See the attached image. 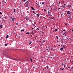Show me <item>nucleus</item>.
<instances>
[{"label": "nucleus", "instance_id": "0eeeda50", "mask_svg": "<svg viewBox=\"0 0 73 73\" xmlns=\"http://www.w3.org/2000/svg\"><path fill=\"white\" fill-rule=\"evenodd\" d=\"M32 43V42L30 41L29 43V45H30Z\"/></svg>", "mask_w": 73, "mask_h": 73}, {"label": "nucleus", "instance_id": "603ef678", "mask_svg": "<svg viewBox=\"0 0 73 73\" xmlns=\"http://www.w3.org/2000/svg\"><path fill=\"white\" fill-rule=\"evenodd\" d=\"M54 55H53H53H52V56H53Z\"/></svg>", "mask_w": 73, "mask_h": 73}, {"label": "nucleus", "instance_id": "9d476101", "mask_svg": "<svg viewBox=\"0 0 73 73\" xmlns=\"http://www.w3.org/2000/svg\"><path fill=\"white\" fill-rule=\"evenodd\" d=\"M34 32H35V33H36V30H34Z\"/></svg>", "mask_w": 73, "mask_h": 73}, {"label": "nucleus", "instance_id": "423d86ee", "mask_svg": "<svg viewBox=\"0 0 73 73\" xmlns=\"http://www.w3.org/2000/svg\"><path fill=\"white\" fill-rule=\"evenodd\" d=\"M30 34V33H28V32H27L26 33V35H29Z\"/></svg>", "mask_w": 73, "mask_h": 73}, {"label": "nucleus", "instance_id": "4be33fe9", "mask_svg": "<svg viewBox=\"0 0 73 73\" xmlns=\"http://www.w3.org/2000/svg\"><path fill=\"white\" fill-rule=\"evenodd\" d=\"M15 10H16V9H15L14 10V12H15V13H16Z\"/></svg>", "mask_w": 73, "mask_h": 73}, {"label": "nucleus", "instance_id": "5701e85b", "mask_svg": "<svg viewBox=\"0 0 73 73\" xmlns=\"http://www.w3.org/2000/svg\"><path fill=\"white\" fill-rule=\"evenodd\" d=\"M65 25H66L67 26L68 25V24L67 23H66Z\"/></svg>", "mask_w": 73, "mask_h": 73}, {"label": "nucleus", "instance_id": "9b49d317", "mask_svg": "<svg viewBox=\"0 0 73 73\" xmlns=\"http://www.w3.org/2000/svg\"><path fill=\"white\" fill-rule=\"evenodd\" d=\"M31 8L33 10H34V8H33V7H31Z\"/></svg>", "mask_w": 73, "mask_h": 73}, {"label": "nucleus", "instance_id": "8fccbe9b", "mask_svg": "<svg viewBox=\"0 0 73 73\" xmlns=\"http://www.w3.org/2000/svg\"><path fill=\"white\" fill-rule=\"evenodd\" d=\"M66 38H67V39H68V37H66Z\"/></svg>", "mask_w": 73, "mask_h": 73}, {"label": "nucleus", "instance_id": "ea45409f", "mask_svg": "<svg viewBox=\"0 0 73 73\" xmlns=\"http://www.w3.org/2000/svg\"><path fill=\"white\" fill-rule=\"evenodd\" d=\"M66 36V35H65V36H65V37H66V36Z\"/></svg>", "mask_w": 73, "mask_h": 73}, {"label": "nucleus", "instance_id": "f3484780", "mask_svg": "<svg viewBox=\"0 0 73 73\" xmlns=\"http://www.w3.org/2000/svg\"><path fill=\"white\" fill-rule=\"evenodd\" d=\"M62 40L64 41V39L63 38H62Z\"/></svg>", "mask_w": 73, "mask_h": 73}, {"label": "nucleus", "instance_id": "58836bf2", "mask_svg": "<svg viewBox=\"0 0 73 73\" xmlns=\"http://www.w3.org/2000/svg\"><path fill=\"white\" fill-rule=\"evenodd\" d=\"M12 18V17H10V18H11V19Z\"/></svg>", "mask_w": 73, "mask_h": 73}, {"label": "nucleus", "instance_id": "338daca9", "mask_svg": "<svg viewBox=\"0 0 73 73\" xmlns=\"http://www.w3.org/2000/svg\"><path fill=\"white\" fill-rule=\"evenodd\" d=\"M46 27V28H47V27Z\"/></svg>", "mask_w": 73, "mask_h": 73}, {"label": "nucleus", "instance_id": "f704fd0d", "mask_svg": "<svg viewBox=\"0 0 73 73\" xmlns=\"http://www.w3.org/2000/svg\"><path fill=\"white\" fill-rule=\"evenodd\" d=\"M65 7V6H63V7L64 8V7Z\"/></svg>", "mask_w": 73, "mask_h": 73}, {"label": "nucleus", "instance_id": "bb28decb", "mask_svg": "<svg viewBox=\"0 0 73 73\" xmlns=\"http://www.w3.org/2000/svg\"><path fill=\"white\" fill-rule=\"evenodd\" d=\"M50 50H52V48H50Z\"/></svg>", "mask_w": 73, "mask_h": 73}, {"label": "nucleus", "instance_id": "f257e3e1", "mask_svg": "<svg viewBox=\"0 0 73 73\" xmlns=\"http://www.w3.org/2000/svg\"><path fill=\"white\" fill-rule=\"evenodd\" d=\"M70 13V11H67V15H69Z\"/></svg>", "mask_w": 73, "mask_h": 73}, {"label": "nucleus", "instance_id": "c756f323", "mask_svg": "<svg viewBox=\"0 0 73 73\" xmlns=\"http://www.w3.org/2000/svg\"><path fill=\"white\" fill-rule=\"evenodd\" d=\"M46 67L48 69V66H46Z\"/></svg>", "mask_w": 73, "mask_h": 73}, {"label": "nucleus", "instance_id": "052dcab7", "mask_svg": "<svg viewBox=\"0 0 73 73\" xmlns=\"http://www.w3.org/2000/svg\"><path fill=\"white\" fill-rule=\"evenodd\" d=\"M50 13V12H48V13Z\"/></svg>", "mask_w": 73, "mask_h": 73}, {"label": "nucleus", "instance_id": "4c0bfd02", "mask_svg": "<svg viewBox=\"0 0 73 73\" xmlns=\"http://www.w3.org/2000/svg\"><path fill=\"white\" fill-rule=\"evenodd\" d=\"M23 1L25 2V1H26V0H23Z\"/></svg>", "mask_w": 73, "mask_h": 73}, {"label": "nucleus", "instance_id": "aec40b11", "mask_svg": "<svg viewBox=\"0 0 73 73\" xmlns=\"http://www.w3.org/2000/svg\"><path fill=\"white\" fill-rule=\"evenodd\" d=\"M8 44V43H7V44H5V45L6 46H7V45Z\"/></svg>", "mask_w": 73, "mask_h": 73}, {"label": "nucleus", "instance_id": "13d9d810", "mask_svg": "<svg viewBox=\"0 0 73 73\" xmlns=\"http://www.w3.org/2000/svg\"><path fill=\"white\" fill-rule=\"evenodd\" d=\"M72 32H73V29L72 30Z\"/></svg>", "mask_w": 73, "mask_h": 73}, {"label": "nucleus", "instance_id": "09e8293b", "mask_svg": "<svg viewBox=\"0 0 73 73\" xmlns=\"http://www.w3.org/2000/svg\"><path fill=\"white\" fill-rule=\"evenodd\" d=\"M65 31V30L64 29V30H63V31Z\"/></svg>", "mask_w": 73, "mask_h": 73}, {"label": "nucleus", "instance_id": "e433bc0d", "mask_svg": "<svg viewBox=\"0 0 73 73\" xmlns=\"http://www.w3.org/2000/svg\"><path fill=\"white\" fill-rule=\"evenodd\" d=\"M64 67L65 68L66 66H65V65H64Z\"/></svg>", "mask_w": 73, "mask_h": 73}, {"label": "nucleus", "instance_id": "5fc2aeb1", "mask_svg": "<svg viewBox=\"0 0 73 73\" xmlns=\"http://www.w3.org/2000/svg\"><path fill=\"white\" fill-rule=\"evenodd\" d=\"M64 6H65V5H66V4H64Z\"/></svg>", "mask_w": 73, "mask_h": 73}, {"label": "nucleus", "instance_id": "c85d7f7f", "mask_svg": "<svg viewBox=\"0 0 73 73\" xmlns=\"http://www.w3.org/2000/svg\"><path fill=\"white\" fill-rule=\"evenodd\" d=\"M0 14L2 15V13H1V12L0 11Z\"/></svg>", "mask_w": 73, "mask_h": 73}, {"label": "nucleus", "instance_id": "f8f14e48", "mask_svg": "<svg viewBox=\"0 0 73 73\" xmlns=\"http://www.w3.org/2000/svg\"><path fill=\"white\" fill-rule=\"evenodd\" d=\"M9 36V35H7V36L6 37V39H7V38H8V37Z\"/></svg>", "mask_w": 73, "mask_h": 73}, {"label": "nucleus", "instance_id": "6ab92c4d", "mask_svg": "<svg viewBox=\"0 0 73 73\" xmlns=\"http://www.w3.org/2000/svg\"><path fill=\"white\" fill-rule=\"evenodd\" d=\"M30 60H31V62H33V60L32 59H30Z\"/></svg>", "mask_w": 73, "mask_h": 73}, {"label": "nucleus", "instance_id": "2eb2a0df", "mask_svg": "<svg viewBox=\"0 0 73 73\" xmlns=\"http://www.w3.org/2000/svg\"><path fill=\"white\" fill-rule=\"evenodd\" d=\"M36 15L37 16V17H39V14H37Z\"/></svg>", "mask_w": 73, "mask_h": 73}, {"label": "nucleus", "instance_id": "dca6fc26", "mask_svg": "<svg viewBox=\"0 0 73 73\" xmlns=\"http://www.w3.org/2000/svg\"><path fill=\"white\" fill-rule=\"evenodd\" d=\"M31 34L32 35H34V33H33H33H31Z\"/></svg>", "mask_w": 73, "mask_h": 73}, {"label": "nucleus", "instance_id": "bf43d9fd", "mask_svg": "<svg viewBox=\"0 0 73 73\" xmlns=\"http://www.w3.org/2000/svg\"><path fill=\"white\" fill-rule=\"evenodd\" d=\"M42 33H44V32L43 31H42Z\"/></svg>", "mask_w": 73, "mask_h": 73}, {"label": "nucleus", "instance_id": "7c9ffc66", "mask_svg": "<svg viewBox=\"0 0 73 73\" xmlns=\"http://www.w3.org/2000/svg\"><path fill=\"white\" fill-rule=\"evenodd\" d=\"M55 31H57V29H55Z\"/></svg>", "mask_w": 73, "mask_h": 73}, {"label": "nucleus", "instance_id": "3c124183", "mask_svg": "<svg viewBox=\"0 0 73 73\" xmlns=\"http://www.w3.org/2000/svg\"><path fill=\"white\" fill-rule=\"evenodd\" d=\"M32 29H34V28H32Z\"/></svg>", "mask_w": 73, "mask_h": 73}, {"label": "nucleus", "instance_id": "72a5a7b5", "mask_svg": "<svg viewBox=\"0 0 73 73\" xmlns=\"http://www.w3.org/2000/svg\"><path fill=\"white\" fill-rule=\"evenodd\" d=\"M37 29H38V31H39V29H38V28H37Z\"/></svg>", "mask_w": 73, "mask_h": 73}, {"label": "nucleus", "instance_id": "39448f33", "mask_svg": "<svg viewBox=\"0 0 73 73\" xmlns=\"http://www.w3.org/2000/svg\"><path fill=\"white\" fill-rule=\"evenodd\" d=\"M7 57L8 58H10V59H13V58H10L8 56H7Z\"/></svg>", "mask_w": 73, "mask_h": 73}, {"label": "nucleus", "instance_id": "b1692460", "mask_svg": "<svg viewBox=\"0 0 73 73\" xmlns=\"http://www.w3.org/2000/svg\"><path fill=\"white\" fill-rule=\"evenodd\" d=\"M44 11H46V10H45V9H44Z\"/></svg>", "mask_w": 73, "mask_h": 73}, {"label": "nucleus", "instance_id": "7ed1b4c3", "mask_svg": "<svg viewBox=\"0 0 73 73\" xmlns=\"http://www.w3.org/2000/svg\"><path fill=\"white\" fill-rule=\"evenodd\" d=\"M12 59L13 60H16V61H19V60H19V59Z\"/></svg>", "mask_w": 73, "mask_h": 73}, {"label": "nucleus", "instance_id": "6e6d98bb", "mask_svg": "<svg viewBox=\"0 0 73 73\" xmlns=\"http://www.w3.org/2000/svg\"><path fill=\"white\" fill-rule=\"evenodd\" d=\"M51 19H53V18L52 17V18H51Z\"/></svg>", "mask_w": 73, "mask_h": 73}, {"label": "nucleus", "instance_id": "a18cd8bd", "mask_svg": "<svg viewBox=\"0 0 73 73\" xmlns=\"http://www.w3.org/2000/svg\"><path fill=\"white\" fill-rule=\"evenodd\" d=\"M46 50H48V49H46Z\"/></svg>", "mask_w": 73, "mask_h": 73}, {"label": "nucleus", "instance_id": "473e14b6", "mask_svg": "<svg viewBox=\"0 0 73 73\" xmlns=\"http://www.w3.org/2000/svg\"><path fill=\"white\" fill-rule=\"evenodd\" d=\"M49 58H50V59H51V58H52V57H50Z\"/></svg>", "mask_w": 73, "mask_h": 73}, {"label": "nucleus", "instance_id": "e2e57ef3", "mask_svg": "<svg viewBox=\"0 0 73 73\" xmlns=\"http://www.w3.org/2000/svg\"><path fill=\"white\" fill-rule=\"evenodd\" d=\"M53 19H54V20L55 19H54V18H53Z\"/></svg>", "mask_w": 73, "mask_h": 73}, {"label": "nucleus", "instance_id": "49530a36", "mask_svg": "<svg viewBox=\"0 0 73 73\" xmlns=\"http://www.w3.org/2000/svg\"><path fill=\"white\" fill-rule=\"evenodd\" d=\"M62 68H60V70H62Z\"/></svg>", "mask_w": 73, "mask_h": 73}, {"label": "nucleus", "instance_id": "cd10ccee", "mask_svg": "<svg viewBox=\"0 0 73 73\" xmlns=\"http://www.w3.org/2000/svg\"><path fill=\"white\" fill-rule=\"evenodd\" d=\"M18 23H16V25H18Z\"/></svg>", "mask_w": 73, "mask_h": 73}, {"label": "nucleus", "instance_id": "f03ea898", "mask_svg": "<svg viewBox=\"0 0 73 73\" xmlns=\"http://www.w3.org/2000/svg\"><path fill=\"white\" fill-rule=\"evenodd\" d=\"M60 50L62 51L63 50V47H62L60 48Z\"/></svg>", "mask_w": 73, "mask_h": 73}, {"label": "nucleus", "instance_id": "20e7f679", "mask_svg": "<svg viewBox=\"0 0 73 73\" xmlns=\"http://www.w3.org/2000/svg\"><path fill=\"white\" fill-rule=\"evenodd\" d=\"M15 19V18H12V20L13 21V22H14L15 21H14V19Z\"/></svg>", "mask_w": 73, "mask_h": 73}, {"label": "nucleus", "instance_id": "393cba45", "mask_svg": "<svg viewBox=\"0 0 73 73\" xmlns=\"http://www.w3.org/2000/svg\"><path fill=\"white\" fill-rule=\"evenodd\" d=\"M69 17H70V18H71L72 17L71 16H69Z\"/></svg>", "mask_w": 73, "mask_h": 73}, {"label": "nucleus", "instance_id": "c9c22d12", "mask_svg": "<svg viewBox=\"0 0 73 73\" xmlns=\"http://www.w3.org/2000/svg\"><path fill=\"white\" fill-rule=\"evenodd\" d=\"M66 33V32H65L64 33V34H65Z\"/></svg>", "mask_w": 73, "mask_h": 73}, {"label": "nucleus", "instance_id": "79ce46f5", "mask_svg": "<svg viewBox=\"0 0 73 73\" xmlns=\"http://www.w3.org/2000/svg\"><path fill=\"white\" fill-rule=\"evenodd\" d=\"M62 15H63V14H61L62 16V17H63V16H62Z\"/></svg>", "mask_w": 73, "mask_h": 73}, {"label": "nucleus", "instance_id": "2f4dec72", "mask_svg": "<svg viewBox=\"0 0 73 73\" xmlns=\"http://www.w3.org/2000/svg\"><path fill=\"white\" fill-rule=\"evenodd\" d=\"M26 7H28V5H26Z\"/></svg>", "mask_w": 73, "mask_h": 73}, {"label": "nucleus", "instance_id": "4468645a", "mask_svg": "<svg viewBox=\"0 0 73 73\" xmlns=\"http://www.w3.org/2000/svg\"><path fill=\"white\" fill-rule=\"evenodd\" d=\"M56 38H57V39H58V36H56Z\"/></svg>", "mask_w": 73, "mask_h": 73}, {"label": "nucleus", "instance_id": "de8ad7c7", "mask_svg": "<svg viewBox=\"0 0 73 73\" xmlns=\"http://www.w3.org/2000/svg\"><path fill=\"white\" fill-rule=\"evenodd\" d=\"M64 69V68H63L62 69V70H63V69Z\"/></svg>", "mask_w": 73, "mask_h": 73}, {"label": "nucleus", "instance_id": "a211bd4d", "mask_svg": "<svg viewBox=\"0 0 73 73\" xmlns=\"http://www.w3.org/2000/svg\"><path fill=\"white\" fill-rule=\"evenodd\" d=\"M25 18H26V20H27V17H25Z\"/></svg>", "mask_w": 73, "mask_h": 73}, {"label": "nucleus", "instance_id": "774afa93", "mask_svg": "<svg viewBox=\"0 0 73 73\" xmlns=\"http://www.w3.org/2000/svg\"><path fill=\"white\" fill-rule=\"evenodd\" d=\"M48 73H50V72H49Z\"/></svg>", "mask_w": 73, "mask_h": 73}, {"label": "nucleus", "instance_id": "69168bd1", "mask_svg": "<svg viewBox=\"0 0 73 73\" xmlns=\"http://www.w3.org/2000/svg\"><path fill=\"white\" fill-rule=\"evenodd\" d=\"M26 3H28V1L26 2Z\"/></svg>", "mask_w": 73, "mask_h": 73}, {"label": "nucleus", "instance_id": "c03bdc74", "mask_svg": "<svg viewBox=\"0 0 73 73\" xmlns=\"http://www.w3.org/2000/svg\"><path fill=\"white\" fill-rule=\"evenodd\" d=\"M58 2H59V3H60V1H59Z\"/></svg>", "mask_w": 73, "mask_h": 73}, {"label": "nucleus", "instance_id": "864d4df0", "mask_svg": "<svg viewBox=\"0 0 73 73\" xmlns=\"http://www.w3.org/2000/svg\"><path fill=\"white\" fill-rule=\"evenodd\" d=\"M68 67V68H70V67Z\"/></svg>", "mask_w": 73, "mask_h": 73}, {"label": "nucleus", "instance_id": "37998d69", "mask_svg": "<svg viewBox=\"0 0 73 73\" xmlns=\"http://www.w3.org/2000/svg\"><path fill=\"white\" fill-rule=\"evenodd\" d=\"M29 19H27V20H29Z\"/></svg>", "mask_w": 73, "mask_h": 73}, {"label": "nucleus", "instance_id": "4d7b16f0", "mask_svg": "<svg viewBox=\"0 0 73 73\" xmlns=\"http://www.w3.org/2000/svg\"><path fill=\"white\" fill-rule=\"evenodd\" d=\"M37 1H35V3H37Z\"/></svg>", "mask_w": 73, "mask_h": 73}, {"label": "nucleus", "instance_id": "ddd939ff", "mask_svg": "<svg viewBox=\"0 0 73 73\" xmlns=\"http://www.w3.org/2000/svg\"><path fill=\"white\" fill-rule=\"evenodd\" d=\"M48 48H49V50H50V47L49 46H48Z\"/></svg>", "mask_w": 73, "mask_h": 73}, {"label": "nucleus", "instance_id": "1a4fd4ad", "mask_svg": "<svg viewBox=\"0 0 73 73\" xmlns=\"http://www.w3.org/2000/svg\"><path fill=\"white\" fill-rule=\"evenodd\" d=\"M3 26V25H0V27L1 28H2V26Z\"/></svg>", "mask_w": 73, "mask_h": 73}, {"label": "nucleus", "instance_id": "412c9836", "mask_svg": "<svg viewBox=\"0 0 73 73\" xmlns=\"http://www.w3.org/2000/svg\"><path fill=\"white\" fill-rule=\"evenodd\" d=\"M21 32H23V31H24V29H23V30H21Z\"/></svg>", "mask_w": 73, "mask_h": 73}, {"label": "nucleus", "instance_id": "6e6552de", "mask_svg": "<svg viewBox=\"0 0 73 73\" xmlns=\"http://www.w3.org/2000/svg\"><path fill=\"white\" fill-rule=\"evenodd\" d=\"M42 3V5H44V4L45 3V2H43Z\"/></svg>", "mask_w": 73, "mask_h": 73}, {"label": "nucleus", "instance_id": "680f3d73", "mask_svg": "<svg viewBox=\"0 0 73 73\" xmlns=\"http://www.w3.org/2000/svg\"><path fill=\"white\" fill-rule=\"evenodd\" d=\"M58 9H60V8H58Z\"/></svg>", "mask_w": 73, "mask_h": 73}, {"label": "nucleus", "instance_id": "0e129e2a", "mask_svg": "<svg viewBox=\"0 0 73 73\" xmlns=\"http://www.w3.org/2000/svg\"><path fill=\"white\" fill-rule=\"evenodd\" d=\"M35 13V11H33V13Z\"/></svg>", "mask_w": 73, "mask_h": 73}, {"label": "nucleus", "instance_id": "a19ab883", "mask_svg": "<svg viewBox=\"0 0 73 73\" xmlns=\"http://www.w3.org/2000/svg\"><path fill=\"white\" fill-rule=\"evenodd\" d=\"M62 65H64V64L63 63H62Z\"/></svg>", "mask_w": 73, "mask_h": 73}, {"label": "nucleus", "instance_id": "a878e982", "mask_svg": "<svg viewBox=\"0 0 73 73\" xmlns=\"http://www.w3.org/2000/svg\"><path fill=\"white\" fill-rule=\"evenodd\" d=\"M72 64H73V61H72L71 62Z\"/></svg>", "mask_w": 73, "mask_h": 73}]
</instances>
